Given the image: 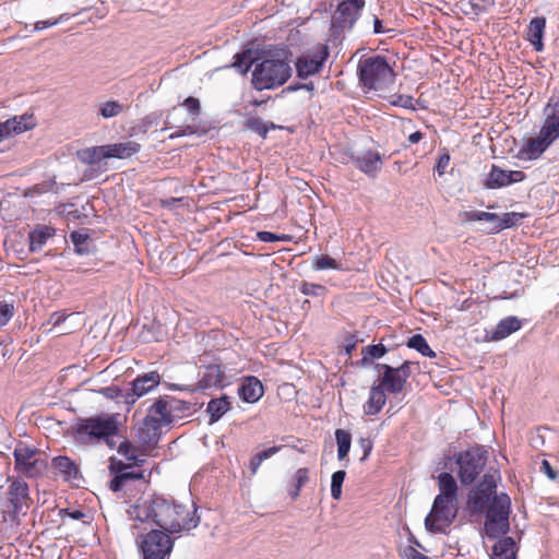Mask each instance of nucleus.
I'll list each match as a JSON object with an SVG mask.
<instances>
[{
	"mask_svg": "<svg viewBox=\"0 0 559 559\" xmlns=\"http://www.w3.org/2000/svg\"><path fill=\"white\" fill-rule=\"evenodd\" d=\"M467 504L474 514L486 512L484 530L489 538H496L509 531L511 500L507 493H497L493 475H484L481 481L468 493Z\"/></svg>",
	"mask_w": 559,
	"mask_h": 559,
	"instance_id": "1",
	"label": "nucleus"
},
{
	"mask_svg": "<svg viewBox=\"0 0 559 559\" xmlns=\"http://www.w3.org/2000/svg\"><path fill=\"white\" fill-rule=\"evenodd\" d=\"M192 504L188 507L173 498L153 496L148 501L136 503L131 516L143 523L151 519L158 527L170 534L190 531L198 526L200 519Z\"/></svg>",
	"mask_w": 559,
	"mask_h": 559,
	"instance_id": "2",
	"label": "nucleus"
},
{
	"mask_svg": "<svg viewBox=\"0 0 559 559\" xmlns=\"http://www.w3.org/2000/svg\"><path fill=\"white\" fill-rule=\"evenodd\" d=\"M292 76L288 51L273 49L264 52L252 71L251 84L257 91L274 90L284 85Z\"/></svg>",
	"mask_w": 559,
	"mask_h": 559,
	"instance_id": "3",
	"label": "nucleus"
},
{
	"mask_svg": "<svg viewBox=\"0 0 559 559\" xmlns=\"http://www.w3.org/2000/svg\"><path fill=\"white\" fill-rule=\"evenodd\" d=\"M359 82L369 91H385L395 81V72L385 57L377 55L361 58L357 67Z\"/></svg>",
	"mask_w": 559,
	"mask_h": 559,
	"instance_id": "4",
	"label": "nucleus"
},
{
	"mask_svg": "<svg viewBox=\"0 0 559 559\" xmlns=\"http://www.w3.org/2000/svg\"><path fill=\"white\" fill-rule=\"evenodd\" d=\"M118 433V421L115 416H95L80 419L75 427V438L80 442L106 440Z\"/></svg>",
	"mask_w": 559,
	"mask_h": 559,
	"instance_id": "5",
	"label": "nucleus"
},
{
	"mask_svg": "<svg viewBox=\"0 0 559 559\" xmlns=\"http://www.w3.org/2000/svg\"><path fill=\"white\" fill-rule=\"evenodd\" d=\"M488 451L481 445L471 447L455 455L457 476L462 485H472L484 471Z\"/></svg>",
	"mask_w": 559,
	"mask_h": 559,
	"instance_id": "6",
	"label": "nucleus"
},
{
	"mask_svg": "<svg viewBox=\"0 0 559 559\" xmlns=\"http://www.w3.org/2000/svg\"><path fill=\"white\" fill-rule=\"evenodd\" d=\"M14 469L27 477L37 478L46 471L48 463L41 457L39 449L20 441L13 451Z\"/></svg>",
	"mask_w": 559,
	"mask_h": 559,
	"instance_id": "7",
	"label": "nucleus"
},
{
	"mask_svg": "<svg viewBox=\"0 0 559 559\" xmlns=\"http://www.w3.org/2000/svg\"><path fill=\"white\" fill-rule=\"evenodd\" d=\"M143 559H165L174 548V540L163 530H151L136 539Z\"/></svg>",
	"mask_w": 559,
	"mask_h": 559,
	"instance_id": "8",
	"label": "nucleus"
},
{
	"mask_svg": "<svg viewBox=\"0 0 559 559\" xmlns=\"http://www.w3.org/2000/svg\"><path fill=\"white\" fill-rule=\"evenodd\" d=\"M459 511L457 501L435 498L431 510L425 519V526L431 533H445Z\"/></svg>",
	"mask_w": 559,
	"mask_h": 559,
	"instance_id": "9",
	"label": "nucleus"
},
{
	"mask_svg": "<svg viewBox=\"0 0 559 559\" xmlns=\"http://www.w3.org/2000/svg\"><path fill=\"white\" fill-rule=\"evenodd\" d=\"M414 364L405 360L401 366L394 368L386 364H377L376 368L382 371L378 379V384L390 394L401 393L412 376V366Z\"/></svg>",
	"mask_w": 559,
	"mask_h": 559,
	"instance_id": "10",
	"label": "nucleus"
},
{
	"mask_svg": "<svg viewBox=\"0 0 559 559\" xmlns=\"http://www.w3.org/2000/svg\"><path fill=\"white\" fill-rule=\"evenodd\" d=\"M330 51L326 45L319 44L312 49L299 56L295 62L297 75L307 79L318 74L329 58Z\"/></svg>",
	"mask_w": 559,
	"mask_h": 559,
	"instance_id": "11",
	"label": "nucleus"
},
{
	"mask_svg": "<svg viewBox=\"0 0 559 559\" xmlns=\"http://www.w3.org/2000/svg\"><path fill=\"white\" fill-rule=\"evenodd\" d=\"M555 141L556 139L542 126L536 136L523 142L518 157L524 160L537 159Z\"/></svg>",
	"mask_w": 559,
	"mask_h": 559,
	"instance_id": "12",
	"label": "nucleus"
},
{
	"mask_svg": "<svg viewBox=\"0 0 559 559\" xmlns=\"http://www.w3.org/2000/svg\"><path fill=\"white\" fill-rule=\"evenodd\" d=\"M169 402L168 396L159 397L150 407L144 419L147 430H159L163 426H167L173 421Z\"/></svg>",
	"mask_w": 559,
	"mask_h": 559,
	"instance_id": "13",
	"label": "nucleus"
},
{
	"mask_svg": "<svg viewBox=\"0 0 559 559\" xmlns=\"http://www.w3.org/2000/svg\"><path fill=\"white\" fill-rule=\"evenodd\" d=\"M365 7V0H343L335 11V23L341 29H350Z\"/></svg>",
	"mask_w": 559,
	"mask_h": 559,
	"instance_id": "14",
	"label": "nucleus"
},
{
	"mask_svg": "<svg viewBox=\"0 0 559 559\" xmlns=\"http://www.w3.org/2000/svg\"><path fill=\"white\" fill-rule=\"evenodd\" d=\"M162 376L157 371H150L138 376L132 382V389L124 396L127 404H134L138 399L154 390L160 383Z\"/></svg>",
	"mask_w": 559,
	"mask_h": 559,
	"instance_id": "15",
	"label": "nucleus"
},
{
	"mask_svg": "<svg viewBox=\"0 0 559 559\" xmlns=\"http://www.w3.org/2000/svg\"><path fill=\"white\" fill-rule=\"evenodd\" d=\"M525 177L522 170H504L497 165H492L484 186L487 189H498L511 183L521 182Z\"/></svg>",
	"mask_w": 559,
	"mask_h": 559,
	"instance_id": "16",
	"label": "nucleus"
},
{
	"mask_svg": "<svg viewBox=\"0 0 559 559\" xmlns=\"http://www.w3.org/2000/svg\"><path fill=\"white\" fill-rule=\"evenodd\" d=\"M7 495L11 510L14 514L20 513L24 508L28 509L32 504L28 485L21 479H14L11 481Z\"/></svg>",
	"mask_w": 559,
	"mask_h": 559,
	"instance_id": "17",
	"label": "nucleus"
},
{
	"mask_svg": "<svg viewBox=\"0 0 559 559\" xmlns=\"http://www.w3.org/2000/svg\"><path fill=\"white\" fill-rule=\"evenodd\" d=\"M35 127L33 116H15L0 122V143L12 135L20 134Z\"/></svg>",
	"mask_w": 559,
	"mask_h": 559,
	"instance_id": "18",
	"label": "nucleus"
},
{
	"mask_svg": "<svg viewBox=\"0 0 559 559\" xmlns=\"http://www.w3.org/2000/svg\"><path fill=\"white\" fill-rule=\"evenodd\" d=\"M352 160L357 169L372 178L377 176L382 165L381 154L371 150L352 157Z\"/></svg>",
	"mask_w": 559,
	"mask_h": 559,
	"instance_id": "19",
	"label": "nucleus"
},
{
	"mask_svg": "<svg viewBox=\"0 0 559 559\" xmlns=\"http://www.w3.org/2000/svg\"><path fill=\"white\" fill-rule=\"evenodd\" d=\"M227 384L226 374L221 365H210L205 368L198 386L202 390L210 388H224Z\"/></svg>",
	"mask_w": 559,
	"mask_h": 559,
	"instance_id": "20",
	"label": "nucleus"
},
{
	"mask_svg": "<svg viewBox=\"0 0 559 559\" xmlns=\"http://www.w3.org/2000/svg\"><path fill=\"white\" fill-rule=\"evenodd\" d=\"M238 393L246 403H255L264 394L263 384L257 377H247L239 386Z\"/></svg>",
	"mask_w": 559,
	"mask_h": 559,
	"instance_id": "21",
	"label": "nucleus"
},
{
	"mask_svg": "<svg viewBox=\"0 0 559 559\" xmlns=\"http://www.w3.org/2000/svg\"><path fill=\"white\" fill-rule=\"evenodd\" d=\"M141 150V144L136 141H126L112 144H106L105 157L126 159L130 158Z\"/></svg>",
	"mask_w": 559,
	"mask_h": 559,
	"instance_id": "22",
	"label": "nucleus"
},
{
	"mask_svg": "<svg viewBox=\"0 0 559 559\" xmlns=\"http://www.w3.org/2000/svg\"><path fill=\"white\" fill-rule=\"evenodd\" d=\"M385 392L378 383L370 388L368 400L364 404L365 415L373 416L381 412L386 403Z\"/></svg>",
	"mask_w": 559,
	"mask_h": 559,
	"instance_id": "23",
	"label": "nucleus"
},
{
	"mask_svg": "<svg viewBox=\"0 0 559 559\" xmlns=\"http://www.w3.org/2000/svg\"><path fill=\"white\" fill-rule=\"evenodd\" d=\"M546 27V19L544 16H536L531 20L526 38L533 46L535 51H542L544 49L543 37Z\"/></svg>",
	"mask_w": 559,
	"mask_h": 559,
	"instance_id": "24",
	"label": "nucleus"
},
{
	"mask_svg": "<svg viewBox=\"0 0 559 559\" xmlns=\"http://www.w3.org/2000/svg\"><path fill=\"white\" fill-rule=\"evenodd\" d=\"M543 127L557 140L559 139V97L550 98L545 107Z\"/></svg>",
	"mask_w": 559,
	"mask_h": 559,
	"instance_id": "25",
	"label": "nucleus"
},
{
	"mask_svg": "<svg viewBox=\"0 0 559 559\" xmlns=\"http://www.w3.org/2000/svg\"><path fill=\"white\" fill-rule=\"evenodd\" d=\"M52 464L66 481H73L80 478V469L70 457L62 455L56 456L52 460Z\"/></svg>",
	"mask_w": 559,
	"mask_h": 559,
	"instance_id": "26",
	"label": "nucleus"
},
{
	"mask_svg": "<svg viewBox=\"0 0 559 559\" xmlns=\"http://www.w3.org/2000/svg\"><path fill=\"white\" fill-rule=\"evenodd\" d=\"M439 495L436 498L457 501V484L450 473L438 476Z\"/></svg>",
	"mask_w": 559,
	"mask_h": 559,
	"instance_id": "27",
	"label": "nucleus"
},
{
	"mask_svg": "<svg viewBox=\"0 0 559 559\" xmlns=\"http://www.w3.org/2000/svg\"><path fill=\"white\" fill-rule=\"evenodd\" d=\"M55 236V228L47 225H37L29 233V250L32 252L38 251L47 242L48 239Z\"/></svg>",
	"mask_w": 559,
	"mask_h": 559,
	"instance_id": "28",
	"label": "nucleus"
},
{
	"mask_svg": "<svg viewBox=\"0 0 559 559\" xmlns=\"http://www.w3.org/2000/svg\"><path fill=\"white\" fill-rule=\"evenodd\" d=\"M522 326L521 321L513 316L507 317L499 321L491 334L492 341H501L512 333L519 331Z\"/></svg>",
	"mask_w": 559,
	"mask_h": 559,
	"instance_id": "29",
	"label": "nucleus"
},
{
	"mask_svg": "<svg viewBox=\"0 0 559 559\" xmlns=\"http://www.w3.org/2000/svg\"><path fill=\"white\" fill-rule=\"evenodd\" d=\"M515 542L512 537L506 536L499 539L492 547L491 559H515Z\"/></svg>",
	"mask_w": 559,
	"mask_h": 559,
	"instance_id": "30",
	"label": "nucleus"
},
{
	"mask_svg": "<svg viewBox=\"0 0 559 559\" xmlns=\"http://www.w3.org/2000/svg\"><path fill=\"white\" fill-rule=\"evenodd\" d=\"M309 481V469L307 467H300L296 471L290 485L287 488L288 495L293 500H296L301 488Z\"/></svg>",
	"mask_w": 559,
	"mask_h": 559,
	"instance_id": "31",
	"label": "nucleus"
},
{
	"mask_svg": "<svg viewBox=\"0 0 559 559\" xmlns=\"http://www.w3.org/2000/svg\"><path fill=\"white\" fill-rule=\"evenodd\" d=\"M388 353V348L379 343L376 345H368L362 347L361 349V359L360 365L361 366H370L373 360L379 359L383 357Z\"/></svg>",
	"mask_w": 559,
	"mask_h": 559,
	"instance_id": "32",
	"label": "nucleus"
},
{
	"mask_svg": "<svg viewBox=\"0 0 559 559\" xmlns=\"http://www.w3.org/2000/svg\"><path fill=\"white\" fill-rule=\"evenodd\" d=\"M525 217V214L522 213H504L501 217L499 216V219L496 221V224L490 228V233H499L503 229L511 228L515 225H518L523 218Z\"/></svg>",
	"mask_w": 559,
	"mask_h": 559,
	"instance_id": "33",
	"label": "nucleus"
},
{
	"mask_svg": "<svg viewBox=\"0 0 559 559\" xmlns=\"http://www.w3.org/2000/svg\"><path fill=\"white\" fill-rule=\"evenodd\" d=\"M245 127L265 139L270 130H274L277 126L273 122H265L261 118L251 117L245 121Z\"/></svg>",
	"mask_w": 559,
	"mask_h": 559,
	"instance_id": "34",
	"label": "nucleus"
},
{
	"mask_svg": "<svg viewBox=\"0 0 559 559\" xmlns=\"http://www.w3.org/2000/svg\"><path fill=\"white\" fill-rule=\"evenodd\" d=\"M230 407V402L227 396L221 399H213L207 404V413L211 416V421H217Z\"/></svg>",
	"mask_w": 559,
	"mask_h": 559,
	"instance_id": "35",
	"label": "nucleus"
},
{
	"mask_svg": "<svg viewBox=\"0 0 559 559\" xmlns=\"http://www.w3.org/2000/svg\"><path fill=\"white\" fill-rule=\"evenodd\" d=\"M335 440L337 443V457L340 461L344 460L350 450L352 435L344 429L335 430Z\"/></svg>",
	"mask_w": 559,
	"mask_h": 559,
	"instance_id": "36",
	"label": "nucleus"
},
{
	"mask_svg": "<svg viewBox=\"0 0 559 559\" xmlns=\"http://www.w3.org/2000/svg\"><path fill=\"white\" fill-rule=\"evenodd\" d=\"M118 453L124 456L131 465L141 466L145 462V460L139 457V449L129 441L119 444Z\"/></svg>",
	"mask_w": 559,
	"mask_h": 559,
	"instance_id": "37",
	"label": "nucleus"
},
{
	"mask_svg": "<svg viewBox=\"0 0 559 559\" xmlns=\"http://www.w3.org/2000/svg\"><path fill=\"white\" fill-rule=\"evenodd\" d=\"M252 55L253 52L250 49L236 53L234 56L231 66L236 68L241 74H246L254 63Z\"/></svg>",
	"mask_w": 559,
	"mask_h": 559,
	"instance_id": "38",
	"label": "nucleus"
},
{
	"mask_svg": "<svg viewBox=\"0 0 559 559\" xmlns=\"http://www.w3.org/2000/svg\"><path fill=\"white\" fill-rule=\"evenodd\" d=\"M407 346L409 348L416 349L423 356L435 358L436 353L430 348L428 345L426 338L421 334H415L407 341Z\"/></svg>",
	"mask_w": 559,
	"mask_h": 559,
	"instance_id": "39",
	"label": "nucleus"
},
{
	"mask_svg": "<svg viewBox=\"0 0 559 559\" xmlns=\"http://www.w3.org/2000/svg\"><path fill=\"white\" fill-rule=\"evenodd\" d=\"M282 445H274L269 449H265L257 454H254L250 460V471L252 474H255L264 460H267L280 452Z\"/></svg>",
	"mask_w": 559,
	"mask_h": 559,
	"instance_id": "40",
	"label": "nucleus"
},
{
	"mask_svg": "<svg viewBox=\"0 0 559 559\" xmlns=\"http://www.w3.org/2000/svg\"><path fill=\"white\" fill-rule=\"evenodd\" d=\"M312 267L317 271L338 270L340 264L335 259L328 254L316 255L312 260Z\"/></svg>",
	"mask_w": 559,
	"mask_h": 559,
	"instance_id": "41",
	"label": "nucleus"
},
{
	"mask_svg": "<svg viewBox=\"0 0 559 559\" xmlns=\"http://www.w3.org/2000/svg\"><path fill=\"white\" fill-rule=\"evenodd\" d=\"M123 111V105L117 100H108L99 108V115L105 118H112L119 116Z\"/></svg>",
	"mask_w": 559,
	"mask_h": 559,
	"instance_id": "42",
	"label": "nucleus"
},
{
	"mask_svg": "<svg viewBox=\"0 0 559 559\" xmlns=\"http://www.w3.org/2000/svg\"><path fill=\"white\" fill-rule=\"evenodd\" d=\"M346 473L345 471H336L332 475L331 480V496L333 499L338 500L342 496V485L344 483Z\"/></svg>",
	"mask_w": 559,
	"mask_h": 559,
	"instance_id": "43",
	"label": "nucleus"
},
{
	"mask_svg": "<svg viewBox=\"0 0 559 559\" xmlns=\"http://www.w3.org/2000/svg\"><path fill=\"white\" fill-rule=\"evenodd\" d=\"M71 240L74 245L75 251L80 254L88 252L87 242H88V236L79 231H72Z\"/></svg>",
	"mask_w": 559,
	"mask_h": 559,
	"instance_id": "44",
	"label": "nucleus"
},
{
	"mask_svg": "<svg viewBox=\"0 0 559 559\" xmlns=\"http://www.w3.org/2000/svg\"><path fill=\"white\" fill-rule=\"evenodd\" d=\"M15 308L12 302L0 300V329L3 328L14 316Z\"/></svg>",
	"mask_w": 559,
	"mask_h": 559,
	"instance_id": "45",
	"label": "nucleus"
},
{
	"mask_svg": "<svg viewBox=\"0 0 559 559\" xmlns=\"http://www.w3.org/2000/svg\"><path fill=\"white\" fill-rule=\"evenodd\" d=\"M105 150H106V145L93 146V147L85 150L84 154L86 155V162L90 164H94L102 159H108V157L104 156Z\"/></svg>",
	"mask_w": 559,
	"mask_h": 559,
	"instance_id": "46",
	"label": "nucleus"
},
{
	"mask_svg": "<svg viewBox=\"0 0 559 559\" xmlns=\"http://www.w3.org/2000/svg\"><path fill=\"white\" fill-rule=\"evenodd\" d=\"M495 0H469L468 5L471 8V12L475 15H479L481 13L487 12L491 7H493Z\"/></svg>",
	"mask_w": 559,
	"mask_h": 559,
	"instance_id": "47",
	"label": "nucleus"
},
{
	"mask_svg": "<svg viewBox=\"0 0 559 559\" xmlns=\"http://www.w3.org/2000/svg\"><path fill=\"white\" fill-rule=\"evenodd\" d=\"M300 292L307 296H321L326 292V288L320 284L304 282Z\"/></svg>",
	"mask_w": 559,
	"mask_h": 559,
	"instance_id": "48",
	"label": "nucleus"
},
{
	"mask_svg": "<svg viewBox=\"0 0 559 559\" xmlns=\"http://www.w3.org/2000/svg\"><path fill=\"white\" fill-rule=\"evenodd\" d=\"M182 106L188 110V112L190 115H192L193 117H198L201 112V104H200V100L195 97H192V96H189L187 97L183 103H182Z\"/></svg>",
	"mask_w": 559,
	"mask_h": 559,
	"instance_id": "49",
	"label": "nucleus"
},
{
	"mask_svg": "<svg viewBox=\"0 0 559 559\" xmlns=\"http://www.w3.org/2000/svg\"><path fill=\"white\" fill-rule=\"evenodd\" d=\"M257 238L260 240V241H263V242H274V241H283V240H286L288 238V236L286 235H277V234H274V233H271V231H259L257 234Z\"/></svg>",
	"mask_w": 559,
	"mask_h": 559,
	"instance_id": "50",
	"label": "nucleus"
},
{
	"mask_svg": "<svg viewBox=\"0 0 559 559\" xmlns=\"http://www.w3.org/2000/svg\"><path fill=\"white\" fill-rule=\"evenodd\" d=\"M403 557L406 559H429L426 555L421 554L415 546L408 545L403 549Z\"/></svg>",
	"mask_w": 559,
	"mask_h": 559,
	"instance_id": "51",
	"label": "nucleus"
},
{
	"mask_svg": "<svg viewBox=\"0 0 559 559\" xmlns=\"http://www.w3.org/2000/svg\"><path fill=\"white\" fill-rule=\"evenodd\" d=\"M451 157L449 153H443L440 155L437 165H436V171L439 176L444 175L449 164H450Z\"/></svg>",
	"mask_w": 559,
	"mask_h": 559,
	"instance_id": "52",
	"label": "nucleus"
},
{
	"mask_svg": "<svg viewBox=\"0 0 559 559\" xmlns=\"http://www.w3.org/2000/svg\"><path fill=\"white\" fill-rule=\"evenodd\" d=\"M358 444L360 445V448L362 449V452H364L361 461H365L369 457V455L372 451L373 442L370 438H360L358 440Z\"/></svg>",
	"mask_w": 559,
	"mask_h": 559,
	"instance_id": "53",
	"label": "nucleus"
},
{
	"mask_svg": "<svg viewBox=\"0 0 559 559\" xmlns=\"http://www.w3.org/2000/svg\"><path fill=\"white\" fill-rule=\"evenodd\" d=\"M194 133H195V127L188 124L185 127H180L177 131L171 133L169 135V139H177V138H181V136H185L188 134H194Z\"/></svg>",
	"mask_w": 559,
	"mask_h": 559,
	"instance_id": "54",
	"label": "nucleus"
},
{
	"mask_svg": "<svg viewBox=\"0 0 559 559\" xmlns=\"http://www.w3.org/2000/svg\"><path fill=\"white\" fill-rule=\"evenodd\" d=\"M540 471L551 480H555L558 477V473L552 468L551 464L547 460L542 461Z\"/></svg>",
	"mask_w": 559,
	"mask_h": 559,
	"instance_id": "55",
	"label": "nucleus"
},
{
	"mask_svg": "<svg viewBox=\"0 0 559 559\" xmlns=\"http://www.w3.org/2000/svg\"><path fill=\"white\" fill-rule=\"evenodd\" d=\"M131 466H132L131 464H126L121 461H111L109 468L112 473H116V475H120V473H123L126 469H129Z\"/></svg>",
	"mask_w": 559,
	"mask_h": 559,
	"instance_id": "56",
	"label": "nucleus"
},
{
	"mask_svg": "<svg viewBox=\"0 0 559 559\" xmlns=\"http://www.w3.org/2000/svg\"><path fill=\"white\" fill-rule=\"evenodd\" d=\"M498 219H499V215L496 213L477 211V221H485V222L492 223L495 225L496 221H498Z\"/></svg>",
	"mask_w": 559,
	"mask_h": 559,
	"instance_id": "57",
	"label": "nucleus"
},
{
	"mask_svg": "<svg viewBox=\"0 0 559 559\" xmlns=\"http://www.w3.org/2000/svg\"><path fill=\"white\" fill-rule=\"evenodd\" d=\"M183 198H169V199H163L159 201L162 207L165 209H174L177 203H183Z\"/></svg>",
	"mask_w": 559,
	"mask_h": 559,
	"instance_id": "58",
	"label": "nucleus"
},
{
	"mask_svg": "<svg viewBox=\"0 0 559 559\" xmlns=\"http://www.w3.org/2000/svg\"><path fill=\"white\" fill-rule=\"evenodd\" d=\"M124 479L122 477V475H116L111 481H110V485H109V488L112 490V491H119L122 489L123 485H124Z\"/></svg>",
	"mask_w": 559,
	"mask_h": 559,
	"instance_id": "59",
	"label": "nucleus"
},
{
	"mask_svg": "<svg viewBox=\"0 0 559 559\" xmlns=\"http://www.w3.org/2000/svg\"><path fill=\"white\" fill-rule=\"evenodd\" d=\"M124 479V481L127 480H133V479H142L144 478V474L142 471L140 472H134V471H128L126 469L123 473H120Z\"/></svg>",
	"mask_w": 559,
	"mask_h": 559,
	"instance_id": "60",
	"label": "nucleus"
},
{
	"mask_svg": "<svg viewBox=\"0 0 559 559\" xmlns=\"http://www.w3.org/2000/svg\"><path fill=\"white\" fill-rule=\"evenodd\" d=\"M69 314L64 311H57L51 314V322L53 325H59L66 321Z\"/></svg>",
	"mask_w": 559,
	"mask_h": 559,
	"instance_id": "61",
	"label": "nucleus"
},
{
	"mask_svg": "<svg viewBox=\"0 0 559 559\" xmlns=\"http://www.w3.org/2000/svg\"><path fill=\"white\" fill-rule=\"evenodd\" d=\"M55 25H57V21H55V19H49V20H45V21H37L34 24V28H35V31H43L47 27H51Z\"/></svg>",
	"mask_w": 559,
	"mask_h": 559,
	"instance_id": "62",
	"label": "nucleus"
},
{
	"mask_svg": "<svg viewBox=\"0 0 559 559\" xmlns=\"http://www.w3.org/2000/svg\"><path fill=\"white\" fill-rule=\"evenodd\" d=\"M461 221L471 223L477 221V211H464L460 214Z\"/></svg>",
	"mask_w": 559,
	"mask_h": 559,
	"instance_id": "63",
	"label": "nucleus"
},
{
	"mask_svg": "<svg viewBox=\"0 0 559 559\" xmlns=\"http://www.w3.org/2000/svg\"><path fill=\"white\" fill-rule=\"evenodd\" d=\"M61 513L67 514L69 518H71L73 520H81L85 516L84 512H82L81 510L64 509V510H61Z\"/></svg>",
	"mask_w": 559,
	"mask_h": 559,
	"instance_id": "64",
	"label": "nucleus"
}]
</instances>
